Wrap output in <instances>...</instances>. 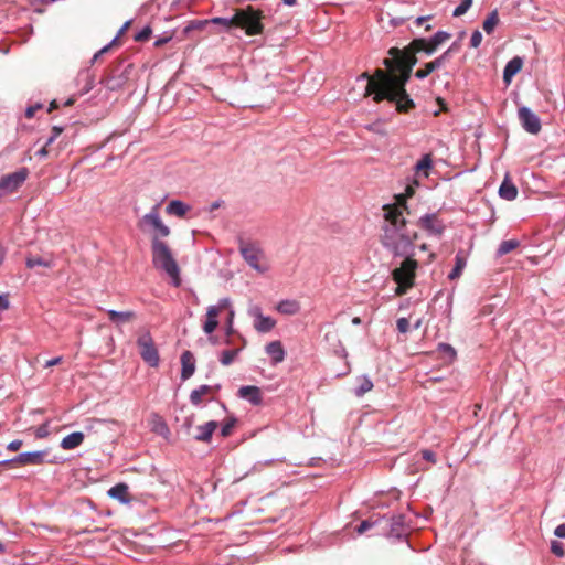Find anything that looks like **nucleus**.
<instances>
[{"instance_id":"37998d69","label":"nucleus","mask_w":565,"mask_h":565,"mask_svg":"<svg viewBox=\"0 0 565 565\" xmlns=\"http://www.w3.org/2000/svg\"><path fill=\"white\" fill-rule=\"evenodd\" d=\"M482 42V33L479 30H475L470 38V45L477 49Z\"/></svg>"},{"instance_id":"5701e85b","label":"nucleus","mask_w":565,"mask_h":565,"mask_svg":"<svg viewBox=\"0 0 565 565\" xmlns=\"http://www.w3.org/2000/svg\"><path fill=\"white\" fill-rule=\"evenodd\" d=\"M301 307L299 301L295 299H285L276 305V310L286 316H294L300 311Z\"/></svg>"},{"instance_id":"412c9836","label":"nucleus","mask_w":565,"mask_h":565,"mask_svg":"<svg viewBox=\"0 0 565 565\" xmlns=\"http://www.w3.org/2000/svg\"><path fill=\"white\" fill-rule=\"evenodd\" d=\"M218 424L215 420H210L203 425L196 427V435L194 439L198 441L209 443L212 438L213 433L217 428Z\"/></svg>"},{"instance_id":"1a4fd4ad","label":"nucleus","mask_w":565,"mask_h":565,"mask_svg":"<svg viewBox=\"0 0 565 565\" xmlns=\"http://www.w3.org/2000/svg\"><path fill=\"white\" fill-rule=\"evenodd\" d=\"M46 455L45 450L21 452L12 459L1 461L0 465L7 467L39 466L44 462Z\"/></svg>"},{"instance_id":"5fc2aeb1","label":"nucleus","mask_w":565,"mask_h":565,"mask_svg":"<svg viewBox=\"0 0 565 565\" xmlns=\"http://www.w3.org/2000/svg\"><path fill=\"white\" fill-rule=\"evenodd\" d=\"M117 41V38L113 39V41L110 43H108L107 45H105L104 47H102L98 52L99 54L104 55L105 53H107L110 47L113 46V44H115Z\"/></svg>"},{"instance_id":"f704fd0d","label":"nucleus","mask_w":565,"mask_h":565,"mask_svg":"<svg viewBox=\"0 0 565 565\" xmlns=\"http://www.w3.org/2000/svg\"><path fill=\"white\" fill-rule=\"evenodd\" d=\"M211 23L213 24H220L222 25L225 30H231L233 26H236V12L234 13V15L232 18H221V17H216V18H213L210 20Z\"/></svg>"},{"instance_id":"09e8293b","label":"nucleus","mask_w":565,"mask_h":565,"mask_svg":"<svg viewBox=\"0 0 565 565\" xmlns=\"http://www.w3.org/2000/svg\"><path fill=\"white\" fill-rule=\"evenodd\" d=\"M42 107L41 104H35V105H32V106H29L26 109H25V116L28 118H32L35 113Z\"/></svg>"},{"instance_id":"cd10ccee","label":"nucleus","mask_w":565,"mask_h":565,"mask_svg":"<svg viewBox=\"0 0 565 565\" xmlns=\"http://www.w3.org/2000/svg\"><path fill=\"white\" fill-rule=\"evenodd\" d=\"M213 387L210 385H201L198 388L193 390L190 394V402L194 406H199L202 403L203 396L212 393Z\"/></svg>"},{"instance_id":"bf43d9fd","label":"nucleus","mask_w":565,"mask_h":565,"mask_svg":"<svg viewBox=\"0 0 565 565\" xmlns=\"http://www.w3.org/2000/svg\"><path fill=\"white\" fill-rule=\"evenodd\" d=\"M169 40H170V38H162V39H158V40L154 42V45H156V46H161L162 44L167 43Z\"/></svg>"},{"instance_id":"20e7f679","label":"nucleus","mask_w":565,"mask_h":565,"mask_svg":"<svg viewBox=\"0 0 565 565\" xmlns=\"http://www.w3.org/2000/svg\"><path fill=\"white\" fill-rule=\"evenodd\" d=\"M405 259L392 271L394 281L397 284L395 294L402 296L414 286L416 269L418 267L417 260L414 258L415 254L403 256Z\"/></svg>"},{"instance_id":"f257e3e1","label":"nucleus","mask_w":565,"mask_h":565,"mask_svg":"<svg viewBox=\"0 0 565 565\" xmlns=\"http://www.w3.org/2000/svg\"><path fill=\"white\" fill-rule=\"evenodd\" d=\"M449 38V33L438 31L430 39H415L409 44L412 54L402 53L398 49H391L390 54L393 58L384 60L388 72L377 70L374 77L369 76L367 73H363L358 77V81L366 82L364 95H373V99L376 103L384 99L395 103L396 109L401 113L409 111L415 107V104L406 93L405 85L416 63L414 54L424 52L427 55H431Z\"/></svg>"},{"instance_id":"49530a36","label":"nucleus","mask_w":565,"mask_h":565,"mask_svg":"<svg viewBox=\"0 0 565 565\" xmlns=\"http://www.w3.org/2000/svg\"><path fill=\"white\" fill-rule=\"evenodd\" d=\"M228 317H227V333H232L233 331V320H234V309L232 308V305H230V309H227Z\"/></svg>"},{"instance_id":"a19ab883","label":"nucleus","mask_w":565,"mask_h":565,"mask_svg":"<svg viewBox=\"0 0 565 565\" xmlns=\"http://www.w3.org/2000/svg\"><path fill=\"white\" fill-rule=\"evenodd\" d=\"M151 28L150 26H145L142 28L136 35H135V40L138 41V42H143V41H147L149 40L150 35H151Z\"/></svg>"},{"instance_id":"4c0bfd02","label":"nucleus","mask_w":565,"mask_h":565,"mask_svg":"<svg viewBox=\"0 0 565 565\" xmlns=\"http://www.w3.org/2000/svg\"><path fill=\"white\" fill-rule=\"evenodd\" d=\"M209 23H211L210 20H193L184 28V33H190L194 30H203Z\"/></svg>"},{"instance_id":"e433bc0d","label":"nucleus","mask_w":565,"mask_h":565,"mask_svg":"<svg viewBox=\"0 0 565 565\" xmlns=\"http://www.w3.org/2000/svg\"><path fill=\"white\" fill-rule=\"evenodd\" d=\"M238 352V349L223 351L220 355V362L225 366L231 365L237 356Z\"/></svg>"},{"instance_id":"473e14b6","label":"nucleus","mask_w":565,"mask_h":565,"mask_svg":"<svg viewBox=\"0 0 565 565\" xmlns=\"http://www.w3.org/2000/svg\"><path fill=\"white\" fill-rule=\"evenodd\" d=\"M52 265H53L52 258H44L41 256H32L26 259V266L29 268H34L38 266L51 267Z\"/></svg>"},{"instance_id":"c756f323","label":"nucleus","mask_w":565,"mask_h":565,"mask_svg":"<svg viewBox=\"0 0 565 565\" xmlns=\"http://www.w3.org/2000/svg\"><path fill=\"white\" fill-rule=\"evenodd\" d=\"M359 385L354 390L358 397L363 396L365 393L372 391L373 382L367 375H362L358 379Z\"/></svg>"},{"instance_id":"ea45409f","label":"nucleus","mask_w":565,"mask_h":565,"mask_svg":"<svg viewBox=\"0 0 565 565\" xmlns=\"http://www.w3.org/2000/svg\"><path fill=\"white\" fill-rule=\"evenodd\" d=\"M438 351L446 354L450 360L456 356V350L448 343H439Z\"/></svg>"},{"instance_id":"ddd939ff","label":"nucleus","mask_w":565,"mask_h":565,"mask_svg":"<svg viewBox=\"0 0 565 565\" xmlns=\"http://www.w3.org/2000/svg\"><path fill=\"white\" fill-rule=\"evenodd\" d=\"M451 57V49L446 50L440 56L435 58L434 61L427 62L424 64L423 68H419L415 72V77L418 79L426 78L433 72L444 67Z\"/></svg>"},{"instance_id":"8fccbe9b","label":"nucleus","mask_w":565,"mask_h":565,"mask_svg":"<svg viewBox=\"0 0 565 565\" xmlns=\"http://www.w3.org/2000/svg\"><path fill=\"white\" fill-rule=\"evenodd\" d=\"M21 446H22V440L14 439L8 444L7 449L10 451H18L21 448Z\"/></svg>"},{"instance_id":"dca6fc26","label":"nucleus","mask_w":565,"mask_h":565,"mask_svg":"<svg viewBox=\"0 0 565 565\" xmlns=\"http://www.w3.org/2000/svg\"><path fill=\"white\" fill-rule=\"evenodd\" d=\"M384 518V523L390 526L388 536L401 539L406 534L407 527L403 514H394L390 519Z\"/></svg>"},{"instance_id":"13d9d810","label":"nucleus","mask_w":565,"mask_h":565,"mask_svg":"<svg viewBox=\"0 0 565 565\" xmlns=\"http://www.w3.org/2000/svg\"><path fill=\"white\" fill-rule=\"evenodd\" d=\"M63 132V128L60 127V126H54L52 128V134L53 136H55L56 138H58L61 136V134Z\"/></svg>"},{"instance_id":"bb28decb","label":"nucleus","mask_w":565,"mask_h":565,"mask_svg":"<svg viewBox=\"0 0 565 565\" xmlns=\"http://www.w3.org/2000/svg\"><path fill=\"white\" fill-rule=\"evenodd\" d=\"M108 495L113 499H117L122 503L129 501L128 486L125 483H118L108 490Z\"/></svg>"},{"instance_id":"a18cd8bd","label":"nucleus","mask_w":565,"mask_h":565,"mask_svg":"<svg viewBox=\"0 0 565 565\" xmlns=\"http://www.w3.org/2000/svg\"><path fill=\"white\" fill-rule=\"evenodd\" d=\"M551 551L554 555L562 557L564 556L563 544L558 541H552Z\"/></svg>"},{"instance_id":"f8f14e48","label":"nucleus","mask_w":565,"mask_h":565,"mask_svg":"<svg viewBox=\"0 0 565 565\" xmlns=\"http://www.w3.org/2000/svg\"><path fill=\"white\" fill-rule=\"evenodd\" d=\"M518 118L522 128L532 135H537L541 131L542 125L539 116L534 114L531 108L522 106L518 109Z\"/></svg>"},{"instance_id":"2eb2a0df","label":"nucleus","mask_w":565,"mask_h":565,"mask_svg":"<svg viewBox=\"0 0 565 565\" xmlns=\"http://www.w3.org/2000/svg\"><path fill=\"white\" fill-rule=\"evenodd\" d=\"M418 225L429 235L440 237L445 231L444 223L436 213L425 214L418 220Z\"/></svg>"},{"instance_id":"393cba45","label":"nucleus","mask_w":565,"mask_h":565,"mask_svg":"<svg viewBox=\"0 0 565 565\" xmlns=\"http://www.w3.org/2000/svg\"><path fill=\"white\" fill-rule=\"evenodd\" d=\"M433 168V159L429 153L424 154L418 162L415 164V173L418 177L428 178L429 171Z\"/></svg>"},{"instance_id":"864d4df0","label":"nucleus","mask_w":565,"mask_h":565,"mask_svg":"<svg viewBox=\"0 0 565 565\" xmlns=\"http://www.w3.org/2000/svg\"><path fill=\"white\" fill-rule=\"evenodd\" d=\"M62 358L61 356H56V358H53L51 360H47L45 362V367H51V366H54V365H57L60 362H61Z\"/></svg>"},{"instance_id":"58836bf2","label":"nucleus","mask_w":565,"mask_h":565,"mask_svg":"<svg viewBox=\"0 0 565 565\" xmlns=\"http://www.w3.org/2000/svg\"><path fill=\"white\" fill-rule=\"evenodd\" d=\"M472 6V0H461L460 4L456 7L452 15L458 18L463 15Z\"/></svg>"},{"instance_id":"b1692460","label":"nucleus","mask_w":565,"mask_h":565,"mask_svg":"<svg viewBox=\"0 0 565 565\" xmlns=\"http://www.w3.org/2000/svg\"><path fill=\"white\" fill-rule=\"evenodd\" d=\"M84 438L82 431H74L62 439L61 447L65 450H73L83 444Z\"/></svg>"},{"instance_id":"4d7b16f0","label":"nucleus","mask_w":565,"mask_h":565,"mask_svg":"<svg viewBox=\"0 0 565 565\" xmlns=\"http://www.w3.org/2000/svg\"><path fill=\"white\" fill-rule=\"evenodd\" d=\"M49 154L47 147L44 145L40 150L36 151V156L45 158Z\"/></svg>"},{"instance_id":"7ed1b4c3","label":"nucleus","mask_w":565,"mask_h":565,"mask_svg":"<svg viewBox=\"0 0 565 565\" xmlns=\"http://www.w3.org/2000/svg\"><path fill=\"white\" fill-rule=\"evenodd\" d=\"M152 263L158 269L163 270L171 279L174 287L181 284L180 268L169 246L158 237L151 239Z\"/></svg>"},{"instance_id":"de8ad7c7","label":"nucleus","mask_w":565,"mask_h":565,"mask_svg":"<svg viewBox=\"0 0 565 565\" xmlns=\"http://www.w3.org/2000/svg\"><path fill=\"white\" fill-rule=\"evenodd\" d=\"M422 457L423 459L429 461V462H433L435 463L436 462V455L434 451L429 450V449H425L422 451Z\"/></svg>"},{"instance_id":"6e6d98bb","label":"nucleus","mask_w":565,"mask_h":565,"mask_svg":"<svg viewBox=\"0 0 565 565\" xmlns=\"http://www.w3.org/2000/svg\"><path fill=\"white\" fill-rule=\"evenodd\" d=\"M47 435V430L45 426L39 427L36 430V437L43 438Z\"/></svg>"},{"instance_id":"9d476101","label":"nucleus","mask_w":565,"mask_h":565,"mask_svg":"<svg viewBox=\"0 0 565 565\" xmlns=\"http://www.w3.org/2000/svg\"><path fill=\"white\" fill-rule=\"evenodd\" d=\"M231 300L230 298H222L218 300L217 305L210 306L206 310V319L203 324V331L206 334L213 333L218 327L217 317L223 310L230 309Z\"/></svg>"},{"instance_id":"79ce46f5","label":"nucleus","mask_w":565,"mask_h":565,"mask_svg":"<svg viewBox=\"0 0 565 565\" xmlns=\"http://www.w3.org/2000/svg\"><path fill=\"white\" fill-rule=\"evenodd\" d=\"M235 419H230L226 423H224L221 427V435L223 437H227L232 434V430L234 428Z\"/></svg>"},{"instance_id":"052dcab7","label":"nucleus","mask_w":565,"mask_h":565,"mask_svg":"<svg viewBox=\"0 0 565 565\" xmlns=\"http://www.w3.org/2000/svg\"><path fill=\"white\" fill-rule=\"evenodd\" d=\"M6 257V249L2 245H0V265L3 263Z\"/></svg>"},{"instance_id":"6ab92c4d","label":"nucleus","mask_w":565,"mask_h":565,"mask_svg":"<svg viewBox=\"0 0 565 565\" xmlns=\"http://www.w3.org/2000/svg\"><path fill=\"white\" fill-rule=\"evenodd\" d=\"M181 379L183 381L190 379L195 372V359L192 352L184 351L181 354Z\"/></svg>"},{"instance_id":"0e129e2a","label":"nucleus","mask_w":565,"mask_h":565,"mask_svg":"<svg viewBox=\"0 0 565 565\" xmlns=\"http://www.w3.org/2000/svg\"><path fill=\"white\" fill-rule=\"evenodd\" d=\"M220 206H221V202H220V201H215V202H213V203H212V205H211V211L216 210V209H218Z\"/></svg>"},{"instance_id":"9b49d317","label":"nucleus","mask_w":565,"mask_h":565,"mask_svg":"<svg viewBox=\"0 0 565 565\" xmlns=\"http://www.w3.org/2000/svg\"><path fill=\"white\" fill-rule=\"evenodd\" d=\"M29 170L21 168L12 173L6 174L0 179V189L7 194L15 192L26 180Z\"/></svg>"},{"instance_id":"aec40b11","label":"nucleus","mask_w":565,"mask_h":565,"mask_svg":"<svg viewBox=\"0 0 565 565\" xmlns=\"http://www.w3.org/2000/svg\"><path fill=\"white\" fill-rule=\"evenodd\" d=\"M523 66V58L514 56L511 58L503 70V81L505 84H510L512 78L521 71Z\"/></svg>"},{"instance_id":"4468645a","label":"nucleus","mask_w":565,"mask_h":565,"mask_svg":"<svg viewBox=\"0 0 565 565\" xmlns=\"http://www.w3.org/2000/svg\"><path fill=\"white\" fill-rule=\"evenodd\" d=\"M249 316L254 318V328L260 333H267L276 326L275 319L269 316H264L262 308L254 306L249 309Z\"/></svg>"},{"instance_id":"2f4dec72","label":"nucleus","mask_w":565,"mask_h":565,"mask_svg":"<svg viewBox=\"0 0 565 565\" xmlns=\"http://www.w3.org/2000/svg\"><path fill=\"white\" fill-rule=\"evenodd\" d=\"M383 521H384V518H376L374 520H372V519L364 520L360 523V525H358L356 533L363 534L366 531L381 525L383 523Z\"/></svg>"},{"instance_id":"6e6552de","label":"nucleus","mask_w":565,"mask_h":565,"mask_svg":"<svg viewBox=\"0 0 565 565\" xmlns=\"http://www.w3.org/2000/svg\"><path fill=\"white\" fill-rule=\"evenodd\" d=\"M141 359L151 367H157L160 362L159 352L149 330H145L137 339Z\"/></svg>"},{"instance_id":"f03ea898","label":"nucleus","mask_w":565,"mask_h":565,"mask_svg":"<svg viewBox=\"0 0 565 565\" xmlns=\"http://www.w3.org/2000/svg\"><path fill=\"white\" fill-rule=\"evenodd\" d=\"M384 225L381 243L395 257L408 256L415 254L414 241L417 234L411 233L407 228L404 217L406 210L405 200H398V203L383 206Z\"/></svg>"},{"instance_id":"c03bdc74","label":"nucleus","mask_w":565,"mask_h":565,"mask_svg":"<svg viewBox=\"0 0 565 565\" xmlns=\"http://www.w3.org/2000/svg\"><path fill=\"white\" fill-rule=\"evenodd\" d=\"M397 330L401 333H407L409 331V321L407 318H398L396 321Z\"/></svg>"},{"instance_id":"a878e982","label":"nucleus","mask_w":565,"mask_h":565,"mask_svg":"<svg viewBox=\"0 0 565 565\" xmlns=\"http://www.w3.org/2000/svg\"><path fill=\"white\" fill-rule=\"evenodd\" d=\"M499 195L501 199L512 201L518 196V189L508 178H505L499 188Z\"/></svg>"},{"instance_id":"4be33fe9","label":"nucleus","mask_w":565,"mask_h":565,"mask_svg":"<svg viewBox=\"0 0 565 565\" xmlns=\"http://www.w3.org/2000/svg\"><path fill=\"white\" fill-rule=\"evenodd\" d=\"M191 210V206L180 200H172L168 203L166 207V212L169 215H173L177 217H185L188 212Z\"/></svg>"},{"instance_id":"e2e57ef3","label":"nucleus","mask_w":565,"mask_h":565,"mask_svg":"<svg viewBox=\"0 0 565 565\" xmlns=\"http://www.w3.org/2000/svg\"><path fill=\"white\" fill-rule=\"evenodd\" d=\"M129 23H130V22H129V21H127V22L121 26V29H120V30H119V32H118V35L116 36L117 39H118V36H119L120 34H122V33L127 30V28H128Z\"/></svg>"},{"instance_id":"f3484780","label":"nucleus","mask_w":565,"mask_h":565,"mask_svg":"<svg viewBox=\"0 0 565 565\" xmlns=\"http://www.w3.org/2000/svg\"><path fill=\"white\" fill-rule=\"evenodd\" d=\"M237 396L239 398L248 401L254 406H258L263 402L260 388L254 385H246L239 387Z\"/></svg>"},{"instance_id":"c85d7f7f","label":"nucleus","mask_w":565,"mask_h":565,"mask_svg":"<svg viewBox=\"0 0 565 565\" xmlns=\"http://www.w3.org/2000/svg\"><path fill=\"white\" fill-rule=\"evenodd\" d=\"M107 315L109 320L115 323H125L130 321L135 317L134 311H117V310H108Z\"/></svg>"},{"instance_id":"0eeeda50","label":"nucleus","mask_w":565,"mask_h":565,"mask_svg":"<svg viewBox=\"0 0 565 565\" xmlns=\"http://www.w3.org/2000/svg\"><path fill=\"white\" fill-rule=\"evenodd\" d=\"M159 207L160 204L153 205L139 221V227L151 231L153 233L152 237H158V239L170 235V228L162 222Z\"/></svg>"},{"instance_id":"a211bd4d","label":"nucleus","mask_w":565,"mask_h":565,"mask_svg":"<svg viewBox=\"0 0 565 565\" xmlns=\"http://www.w3.org/2000/svg\"><path fill=\"white\" fill-rule=\"evenodd\" d=\"M265 352L270 356L273 365L281 363L286 356V351L279 340L267 343Z\"/></svg>"},{"instance_id":"338daca9","label":"nucleus","mask_w":565,"mask_h":565,"mask_svg":"<svg viewBox=\"0 0 565 565\" xmlns=\"http://www.w3.org/2000/svg\"><path fill=\"white\" fill-rule=\"evenodd\" d=\"M361 322H362V320H361V318H359V317H354V318L352 319V323H353L354 326H359V324H361Z\"/></svg>"},{"instance_id":"423d86ee","label":"nucleus","mask_w":565,"mask_h":565,"mask_svg":"<svg viewBox=\"0 0 565 565\" xmlns=\"http://www.w3.org/2000/svg\"><path fill=\"white\" fill-rule=\"evenodd\" d=\"M239 253L248 266L257 273L264 274L268 271L269 266L266 262L264 250L256 243L241 241Z\"/></svg>"},{"instance_id":"69168bd1","label":"nucleus","mask_w":565,"mask_h":565,"mask_svg":"<svg viewBox=\"0 0 565 565\" xmlns=\"http://www.w3.org/2000/svg\"><path fill=\"white\" fill-rule=\"evenodd\" d=\"M282 2H284L286 6L291 7V6H295V4H296L297 0H282Z\"/></svg>"},{"instance_id":"39448f33","label":"nucleus","mask_w":565,"mask_h":565,"mask_svg":"<svg viewBox=\"0 0 565 565\" xmlns=\"http://www.w3.org/2000/svg\"><path fill=\"white\" fill-rule=\"evenodd\" d=\"M263 12L252 6L236 10V26L244 29L247 35L252 36L263 33Z\"/></svg>"},{"instance_id":"603ef678","label":"nucleus","mask_w":565,"mask_h":565,"mask_svg":"<svg viewBox=\"0 0 565 565\" xmlns=\"http://www.w3.org/2000/svg\"><path fill=\"white\" fill-rule=\"evenodd\" d=\"M9 308V300L6 295H0V310H7Z\"/></svg>"},{"instance_id":"3c124183","label":"nucleus","mask_w":565,"mask_h":565,"mask_svg":"<svg viewBox=\"0 0 565 565\" xmlns=\"http://www.w3.org/2000/svg\"><path fill=\"white\" fill-rule=\"evenodd\" d=\"M554 534L557 537L565 539V523L557 525Z\"/></svg>"},{"instance_id":"680f3d73","label":"nucleus","mask_w":565,"mask_h":565,"mask_svg":"<svg viewBox=\"0 0 565 565\" xmlns=\"http://www.w3.org/2000/svg\"><path fill=\"white\" fill-rule=\"evenodd\" d=\"M56 139H57V138H56L55 136L51 135V136L47 138V140L45 141V143H44V145H45L46 147H49V146H51V145L56 140Z\"/></svg>"},{"instance_id":"72a5a7b5","label":"nucleus","mask_w":565,"mask_h":565,"mask_svg":"<svg viewBox=\"0 0 565 565\" xmlns=\"http://www.w3.org/2000/svg\"><path fill=\"white\" fill-rule=\"evenodd\" d=\"M499 23V18L497 11H492L487 19L483 21L482 28L486 33L490 34L493 32L494 28Z\"/></svg>"},{"instance_id":"c9c22d12","label":"nucleus","mask_w":565,"mask_h":565,"mask_svg":"<svg viewBox=\"0 0 565 565\" xmlns=\"http://www.w3.org/2000/svg\"><path fill=\"white\" fill-rule=\"evenodd\" d=\"M465 266H466V260L461 256L457 255L455 267L449 273L448 278L450 280L458 278L461 275Z\"/></svg>"},{"instance_id":"7c9ffc66","label":"nucleus","mask_w":565,"mask_h":565,"mask_svg":"<svg viewBox=\"0 0 565 565\" xmlns=\"http://www.w3.org/2000/svg\"><path fill=\"white\" fill-rule=\"evenodd\" d=\"M520 245L518 239H508L501 242L497 249V256L501 257L514 250Z\"/></svg>"},{"instance_id":"774afa93","label":"nucleus","mask_w":565,"mask_h":565,"mask_svg":"<svg viewBox=\"0 0 565 565\" xmlns=\"http://www.w3.org/2000/svg\"><path fill=\"white\" fill-rule=\"evenodd\" d=\"M100 56L102 54H99V52L97 51L92 58V64H94L98 58H100Z\"/></svg>"}]
</instances>
